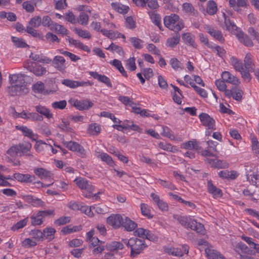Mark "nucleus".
Masks as SVG:
<instances>
[{"label": "nucleus", "mask_w": 259, "mask_h": 259, "mask_svg": "<svg viewBox=\"0 0 259 259\" xmlns=\"http://www.w3.org/2000/svg\"><path fill=\"white\" fill-rule=\"evenodd\" d=\"M174 219L186 228H190L198 233L203 234L205 232L204 226L196 220L186 215L174 214Z\"/></svg>", "instance_id": "f257e3e1"}, {"label": "nucleus", "mask_w": 259, "mask_h": 259, "mask_svg": "<svg viewBox=\"0 0 259 259\" xmlns=\"http://www.w3.org/2000/svg\"><path fill=\"white\" fill-rule=\"evenodd\" d=\"M122 241L127 247L131 248V256L132 257L140 254L142 250L147 247L144 240L137 238L133 237L128 240L123 239Z\"/></svg>", "instance_id": "f03ea898"}, {"label": "nucleus", "mask_w": 259, "mask_h": 259, "mask_svg": "<svg viewBox=\"0 0 259 259\" xmlns=\"http://www.w3.org/2000/svg\"><path fill=\"white\" fill-rule=\"evenodd\" d=\"M163 21L165 27L175 32L181 30L185 26L183 20H180L179 16L177 14L166 16Z\"/></svg>", "instance_id": "7ed1b4c3"}, {"label": "nucleus", "mask_w": 259, "mask_h": 259, "mask_svg": "<svg viewBox=\"0 0 259 259\" xmlns=\"http://www.w3.org/2000/svg\"><path fill=\"white\" fill-rule=\"evenodd\" d=\"M14 178L18 181L21 182L37 183L41 187H49L52 184L45 185L40 181L36 182V177L34 175H30L29 174L16 173L14 174Z\"/></svg>", "instance_id": "20e7f679"}, {"label": "nucleus", "mask_w": 259, "mask_h": 259, "mask_svg": "<svg viewBox=\"0 0 259 259\" xmlns=\"http://www.w3.org/2000/svg\"><path fill=\"white\" fill-rule=\"evenodd\" d=\"M24 67L37 76H43L45 75L47 72L46 67L41 65L36 64H35V65H33V62L28 61L24 62Z\"/></svg>", "instance_id": "39448f33"}, {"label": "nucleus", "mask_w": 259, "mask_h": 259, "mask_svg": "<svg viewBox=\"0 0 259 259\" xmlns=\"http://www.w3.org/2000/svg\"><path fill=\"white\" fill-rule=\"evenodd\" d=\"M63 144L69 150L77 152L79 156L82 158H84L86 156V151L84 148L79 144L78 143L70 141L68 142H63Z\"/></svg>", "instance_id": "423d86ee"}, {"label": "nucleus", "mask_w": 259, "mask_h": 259, "mask_svg": "<svg viewBox=\"0 0 259 259\" xmlns=\"http://www.w3.org/2000/svg\"><path fill=\"white\" fill-rule=\"evenodd\" d=\"M23 80V84H15L12 85L8 88V92L11 96H20L28 92V90L24 84Z\"/></svg>", "instance_id": "0eeeda50"}, {"label": "nucleus", "mask_w": 259, "mask_h": 259, "mask_svg": "<svg viewBox=\"0 0 259 259\" xmlns=\"http://www.w3.org/2000/svg\"><path fill=\"white\" fill-rule=\"evenodd\" d=\"M69 103L77 109L80 111L88 110L94 105L93 103L89 99L78 100L77 99H72L69 101Z\"/></svg>", "instance_id": "6e6552de"}, {"label": "nucleus", "mask_w": 259, "mask_h": 259, "mask_svg": "<svg viewBox=\"0 0 259 259\" xmlns=\"http://www.w3.org/2000/svg\"><path fill=\"white\" fill-rule=\"evenodd\" d=\"M243 94V91L237 86L234 87L230 90H226L225 93L226 97L229 98L232 97L238 102L242 101Z\"/></svg>", "instance_id": "1a4fd4ad"}, {"label": "nucleus", "mask_w": 259, "mask_h": 259, "mask_svg": "<svg viewBox=\"0 0 259 259\" xmlns=\"http://www.w3.org/2000/svg\"><path fill=\"white\" fill-rule=\"evenodd\" d=\"M199 118L203 126L209 130H215V120L208 114L201 113L199 114Z\"/></svg>", "instance_id": "9d476101"}, {"label": "nucleus", "mask_w": 259, "mask_h": 259, "mask_svg": "<svg viewBox=\"0 0 259 259\" xmlns=\"http://www.w3.org/2000/svg\"><path fill=\"white\" fill-rule=\"evenodd\" d=\"M204 28L206 30L207 33L220 42H224L225 41V38H224L221 31L217 29H215L214 27H212V26L209 25H205Z\"/></svg>", "instance_id": "9b49d317"}, {"label": "nucleus", "mask_w": 259, "mask_h": 259, "mask_svg": "<svg viewBox=\"0 0 259 259\" xmlns=\"http://www.w3.org/2000/svg\"><path fill=\"white\" fill-rule=\"evenodd\" d=\"M122 217L119 214H112L107 219V223L114 229H118L121 226Z\"/></svg>", "instance_id": "f8f14e48"}, {"label": "nucleus", "mask_w": 259, "mask_h": 259, "mask_svg": "<svg viewBox=\"0 0 259 259\" xmlns=\"http://www.w3.org/2000/svg\"><path fill=\"white\" fill-rule=\"evenodd\" d=\"M53 66L56 68L58 70L64 73L65 72L66 66H65V60L61 56H56L52 60Z\"/></svg>", "instance_id": "ddd939ff"}, {"label": "nucleus", "mask_w": 259, "mask_h": 259, "mask_svg": "<svg viewBox=\"0 0 259 259\" xmlns=\"http://www.w3.org/2000/svg\"><path fill=\"white\" fill-rule=\"evenodd\" d=\"M77 186L81 190L84 191H94L95 187L92 183L85 178H78L74 181Z\"/></svg>", "instance_id": "4468645a"}, {"label": "nucleus", "mask_w": 259, "mask_h": 259, "mask_svg": "<svg viewBox=\"0 0 259 259\" xmlns=\"http://www.w3.org/2000/svg\"><path fill=\"white\" fill-rule=\"evenodd\" d=\"M21 118L31 120L32 121H42L44 118L42 116L39 115L36 112H28L25 110H23L21 114Z\"/></svg>", "instance_id": "2eb2a0df"}, {"label": "nucleus", "mask_w": 259, "mask_h": 259, "mask_svg": "<svg viewBox=\"0 0 259 259\" xmlns=\"http://www.w3.org/2000/svg\"><path fill=\"white\" fill-rule=\"evenodd\" d=\"M207 191L214 198H221L223 196L222 191L215 186L211 180L207 182Z\"/></svg>", "instance_id": "dca6fc26"}, {"label": "nucleus", "mask_w": 259, "mask_h": 259, "mask_svg": "<svg viewBox=\"0 0 259 259\" xmlns=\"http://www.w3.org/2000/svg\"><path fill=\"white\" fill-rule=\"evenodd\" d=\"M222 78L225 82L230 83L234 85L235 87L238 86L240 83L239 79L236 76L232 75L229 71H224L222 74Z\"/></svg>", "instance_id": "f3484780"}, {"label": "nucleus", "mask_w": 259, "mask_h": 259, "mask_svg": "<svg viewBox=\"0 0 259 259\" xmlns=\"http://www.w3.org/2000/svg\"><path fill=\"white\" fill-rule=\"evenodd\" d=\"M89 74L94 78L97 79L99 81L105 83L108 87L112 88V83L109 77L105 75H101L96 71H91Z\"/></svg>", "instance_id": "a211bd4d"}, {"label": "nucleus", "mask_w": 259, "mask_h": 259, "mask_svg": "<svg viewBox=\"0 0 259 259\" xmlns=\"http://www.w3.org/2000/svg\"><path fill=\"white\" fill-rule=\"evenodd\" d=\"M244 66L246 70L250 72L254 71L255 66L253 61V57L250 53H247L244 57Z\"/></svg>", "instance_id": "6ab92c4d"}, {"label": "nucleus", "mask_w": 259, "mask_h": 259, "mask_svg": "<svg viewBox=\"0 0 259 259\" xmlns=\"http://www.w3.org/2000/svg\"><path fill=\"white\" fill-rule=\"evenodd\" d=\"M18 145L20 152V157L22 156H32V155L30 153L32 147L31 144L30 142H25L19 143Z\"/></svg>", "instance_id": "aec40b11"}, {"label": "nucleus", "mask_w": 259, "mask_h": 259, "mask_svg": "<svg viewBox=\"0 0 259 259\" xmlns=\"http://www.w3.org/2000/svg\"><path fill=\"white\" fill-rule=\"evenodd\" d=\"M121 226L123 227L126 231L131 232L137 227V224L129 218L125 217L124 218H122Z\"/></svg>", "instance_id": "412c9836"}, {"label": "nucleus", "mask_w": 259, "mask_h": 259, "mask_svg": "<svg viewBox=\"0 0 259 259\" xmlns=\"http://www.w3.org/2000/svg\"><path fill=\"white\" fill-rule=\"evenodd\" d=\"M33 172L41 179L51 178L53 177L51 171L42 167L35 168L34 169Z\"/></svg>", "instance_id": "4be33fe9"}, {"label": "nucleus", "mask_w": 259, "mask_h": 259, "mask_svg": "<svg viewBox=\"0 0 259 259\" xmlns=\"http://www.w3.org/2000/svg\"><path fill=\"white\" fill-rule=\"evenodd\" d=\"M154 203L157 205L158 208L162 211L167 210L168 209L167 204L160 199V197L157 194L152 193L150 195Z\"/></svg>", "instance_id": "5701e85b"}, {"label": "nucleus", "mask_w": 259, "mask_h": 259, "mask_svg": "<svg viewBox=\"0 0 259 259\" xmlns=\"http://www.w3.org/2000/svg\"><path fill=\"white\" fill-rule=\"evenodd\" d=\"M205 252L208 259H226L216 250L206 248Z\"/></svg>", "instance_id": "b1692460"}, {"label": "nucleus", "mask_w": 259, "mask_h": 259, "mask_svg": "<svg viewBox=\"0 0 259 259\" xmlns=\"http://www.w3.org/2000/svg\"><path fill=\"white\" fill-rule=\"evenodd\" d=\"M16 128L21 131L24 136L27 137L34 141H35L37 137V135L34 134L32 131L31 129L28 128L27 126H16Z\"/></svg>", "instance_id": "393cba45"}, {"label": "nucleus", "mask_w": 259, "mask_h": 259, "mask_svg": "<svg viewBox=\"0 0 259 259\" xmlns=\"http://www.w3.org/2000/svg\"><path fill=\"white\" fill-rule=\"evenodd\" d=\"M182 148L185 149L200 150L201 147L199 146V143L196 140L189 141L183 143Z\"/></svg>", "instance_id": "a878e982"}, {"label": "nucleus", "mask_w": 259, "mask_h": 259, "mask_svg": "<svg viewBox=\"0 0 259 259\" xmlns=\"http://www.w3.org/2000/svg\"><path fill=\"white\" fill-rule=\"evenodd\" d=\"M29 57L35 61H37L40 63L49 64L52 62V59L47 56L44 55H39L38 54L31 53L29 56Z\"/></svg>", "instance_id": "bb28decb"}, {"label": "nucleus", "mask_w": 259, "mask_h": 259, "mask_svg": "<svg viewBox=\"0 0 259 259\" xmlns=\"http://www.w3.org/2000/svg\"><path fill=\"white\" fill-rule=\"evenodd\" d=\"M180 38V34L177 32L174 36L167 39L165 45L167 47L174 48L179 44Z\"/></svg>", "instance_id": "cd10ccee"}, {"label": "nucleus", "mask_w": 259, "mask_h": 259, "mask_svg": "<svg viewBox=\"0 0 259 259\" xmlns=\"http://www.w3.org/2000/svg\"><path fill=\"white\" fill-rule=\"evenodd\" d=\"M42 232L44 240L46 239L48 241H51L54 239L56 231L54 228L50 227L45 228Z\"/></svg>", "instance_id": "c85d7f7f"}, {"label": "nucleus", "mask_w": 259, "mask_h": 259, "mask_svg": "<svg viewBox=\"0 0 259 259\" xmlns=\"http://www.w3.org/2000/svg\"><path fill=\"white\" fill-rule=\"evenodd\" d=\"M189 246L187 245H183L180 248H174L172 249L170 253L175 256H182L184 254H188L189 252Z\"/></svg>", "instance_id": "c756f323"}, {"label": "nucleus", "mask_w": 259, "mask_h": 259, "mask_svg": "<svg viewBox=\"0 0 259 259\" xmlns=\"http://www.w3.org/2000/svg\"><path fill=\"white\" fill-rule=\"evenodd\" d=\"M182 37L183 40L186 45L191 46L194 48H197V45L195 42L194 36L190 33H184L182 34Z\"/></svg>", "instance_id": "7c9ffc66"}, {"label": "nucleus", "mask_w": 259, "mask_h": 259, "mask_svg": "<svg viewBox=\"0 0 259 259\" xmlns=\"http://www.w3.org/2000/svg\"><path fill=\"white\" fill-rule=\"evenodd\" d=\"M96 156L97 158H100L103 161L106 162L110 166H113L114 162L112 157L106 153L97 152Z\"/></svg>", "instance_id": "2f4dec72"}, {"label": "nucleus", "mask_w": 259, "mask_h": 259, "mask_svg": "<svg viewBox=\"0 0 259 259\" xmlns=\"http://www.w3.org/2000/svg\"><path fill=\"white\" fill-rule=\"evenodd\" d=\"M237 36L240 42L244 45L249 47L253 46L252 40L247 35L244 34L242 32H240L238 33Z\"/></svg>", "instance_id": "473e14b6"}, {"label": "nucleus", "mask_w": 259, "mask_h": 259, "mask_svg": "<svg viewBox=\"0 0 259 259\" xmlns=\"http://www.w3.org/2000/svg\"><path fill=\"white\" fill-rule=\"evenodd\" d=\"M35 109L37 113L40 114V115H44L47 118L50 119L53 117V114L50 113L49 109L45 106L37 105L35 106Z\"/></svg>", "instance_id": "72a5a7b5"}, {"label": "nucleus", "mask_w": 259, "mask_h": 259, "mask_svg": "<svg viewBox=\"0 0 259 259\" xmlns=\"http://www.w3.org/2000/svg\"><path fill=\"white\" fill-rule=\"evenodd\" d=\"M101 131V128L100 125L96 123L90 124L87 130L88 133L93 136L99 135Z\"/></svg>", "instance_id": "f704fd0d"}, {"label": "nucleus", "mask_w": 259, "mask_h": 259, "mask_svg": "<svg viewBox=\"0 0 259 259\" xmlns=\"http://www.w3.org/2000/svg\"><path fill=\"white\" fill-rule=\"evenodd\" d=\"M113 9L121 14H126L128 10L129 7L121 4L118 3H112L111 4Z\"/></svg>", "instance_id": "c9c22d12"}, {"label": "nucleus", "mask_w": 259, "mask_h": 259, "mask_svg": "<svg viewBox=\"0 0 259 259\" xmlns=\"http://www.w3.org/2000/svg\"><path fill=\"white\" fill-rule=\"evenodd\" d=\"M29 235L36 241H42L44 240L43 232L40 230H32L29 232Z\"/></svg>", "instance_id": "e433bc0d"}, {"label": "nucleus", "mask_w": 259, "mask_h": 259, "mask_svg": "<svg viewBox=\"0 0 259 259\" xmlns=\"http://www.w3.org/2000/svg\"><path fill=\"white\" fill-rule=\"evenodd\" d=\"M218 11V7L213 1H209L207 3L206 12L210 15H214Z\"/></svg>", "instance_id": "4c0bfd02"}, {"label": "nucleus", "mask_w": 259, "mask_h": 259, "mask_svg": "<svg viewBox=\"0 0 259 259\" xmlns=\"http://www.w3.org/2000/svg\"><path fill=\"white\" fill-rule=\"evenodd\" d=\"M149 15L152 22L157 25L160 30H161L162 26L160 15L156 13L154 11L149 12Z\"/></svg>", "instance_id": "58836bf2"}, {"label": "nucleus", "mask_w": 259, "mask_h": 259, "mask_svg": "<svg viewBox=\"0 0 259 259\" xmlns=\"http://www.w3.org/2000/svg\"><path fill=\"white\" fill-rule=\"evenodd\" d=\"M224 22L226 26V29L229 31H234L237 28V26L233 21H231L229 17L227 16L225 13H223Z\"/></svg>", "instance_id": "ea45409f"}, {"label": "nucleus", "mask_w": 259, "mask_h": 259, "mask_svg": "<svg viewBox=\"0 0 259 259\" xmlns=\"http://www.w3.org/2000/svg\"><path fill=\"white\" fill-rule=\"evenodd\" d=\"M30 219L31 220V225L33 226L41 225L44 222V219L38 214V212L32 214Z\"/></svg>", "instance_id": "a19ab883"}, {"label": "nucleus", "mask_w": 259, "mask_h": 259, "mask_svg": "<svg viewBox=\"0 0 259 259\" xmlns=\"http://www.w3.org/2000/svg\"><path fill=\"white\" fill-rule=\"evenodd\" d=\"M230 60L231 64L236 71L240 72L244 68L242 62L236 58L232 57L230 58Z\"/></svg>", "instance_id": "79ce46f5"}, {"label": "nucleus", "mask_w": 259, "mask_h": 259, "mask_svg": "<svg viewBox=\"0 0 259 259\" xmlns=\"http://www.w3.org/2000/svg\"><path fill=\"white\" fill-rule=\"evenodd\" d=\"M158 146L160 149L168 152H175L177 150L176 146L166 142H160L158 144Z\"/></svg>", "instance_id": "37998d69"}, {"label": "nucleus", "mask_w": 259, "mask_h": 259, "mask_svg": "<svg viewBox=\"0 0 259 259\" xmlns=\"http://www.w3.org/2000/svg\"><path fill=\"white\" fill-rule=\"evenodd\" d=\"M133 46L137 49H141L143 48L144 41L136 37H132L129 39Z\"/></svg>", "instance_id": "c03bdc74"}, {"label": "nucleus", "mask_w": 259, "mask_h": 259, "mask_svg": "<svg viewBox=\"0 0 259 259\" xmlns=\"http://www.w3.org/2000/svg\"><path fill=\"white\" fill-rule=\"evenodd\" d=\"M209 48L211 49L213 52H217V55L222 58H223L226 53V50L223 47L218 45H212L211 46H209Z\"/></svg>", "instance_id": "a18cd8bd"}, {"label": "nucleus", "mask_w": 259, "mask_h": 259, "mask_svg": "<svg viewBox=\"0 0 259 259\" xmlns=\"http://www.w3.org/2000/svg\"><path fill=\"white\" fill-rule=\"evenodd\" d=\"M7 153L12 157H15L16 156L20 157V152L19 150L18 144L12 146L7 150Z\"/></svg>", "instance_id": "49530a36"}, {"label": "nucleus", "mask_w": 259, "mask_h": 259, "mask_svg": "<svg viewBox=\"0 0 259 259\" xmlns=\"http://www.w3.org/2000/svg\"><path fill=\"white\" fill-rule=\"evenodd\" d=\"M111 63L115 66L119 71L122 74L123 76L127 77V74L124 70L123 67L122 65L121 62L117 59H114Z\"/></svg>", "instance_id": "de8ad7c7"}, {"label": "nucleus", "mask_w": 259, "mask_h": 259, "mask_svg": "<svg viewBox=\"0 0 259 259\" xmlns=\"http://www.w3.org/2000/svg\"><path fill=\"white\" fill-rule=\"evenodd\" d=\"M12 41L14 43V45L17 48H25L28 46L24 39L21 38L12 36Z\"/></svg>", "instance_id": "09e8293b"}, {"label": "nucleus", "mask_w": 259, "mask_h": 259, "mask_svg": "<svg viewBox=\"0 0 259 259\" xmlns=\"http://www.w3.org/2000/svg\"><path fill=\"white\" fill-rule=\"evenodd\" d=\"M158 183L161 186L169 190H174L177 189L176 186L171 182L169 181H165L161 179H158Z\"/></svg>", "instance_id": "8fccbe9b"}, {"label": "nucleus", "mask_w": 259, "mask_h": 259, "mask_svg": "<svg viewBox=\"0 0 259 259\" xmlns=\"http://www.w3.org/2000/svg\"><path fill=\"white\" fill-rule=\"evenodd\" d=\"M141 211L142 214L150 219L153 217V215L151 214V211L150 210L149 206L145 203L141 204Z\"/></svg>", "instance_id": "3c124183"}, {"label": "nucleus", "mask_w": 259, "mask_h": 259, "mask_svg": "<svg viewBox=\"0 0 259 259\" xmlns=\"http://www.w3.org/2000/svg\"><path fill=\"white\" fill-rule=\"evenodd\" d=\"M79 210L90 217H92L94 215L93 206H88L84 205L83 203H81V207H80Z\"/></svg>", "instance_id": "603ef678"}, {"label": "nucleus", "mask_w": 259, "mask_h": 259, "mask_svg": "<svg viewBox=\"0 0 259 259\" xmlns=\"http://www.w3.org/2000/svg\"><path fill=\"white\" fill-rule=\"evenodd\" d=\"M118 100L120 101L125 106H130L132 107L133 105H135L136 104L134 103L132 99L127 96H119L118 98Z\"/></svg>", "instance_id": "864d4df0"}, {"label": "nucleus", "mask_w": 259, "mask_h": 259, "mask_svg": "<svg viewBox=\"0 0 259 259\" xmlns=\"http://www.w3.org/2000/svg\"><path fill=\"white\" fill-rule=\"evenodd\" d=\"M28 222V218H25L22 220H20L15 224H14L11 228L12 230L17 231L20 229L24 228Z\"/></svg>", "instance_id": "5fc2aeb1"}, {"label": "nucleus", "mask_w": 259, "mask_h": 259, "mask_svg": "<svg viewBox=\"0 0 259 259\" xmlns=\"http://www.w3.org/2000/svg\"><path fill=\"white\" fill-rule=\"evenodd\" d=\"M32 90L36 93H41L45 90V84L41 81H37L32 85Z\"/></svg>", "instance_id": "6e6d98bb"}, {"label": "nucleus", "mask_w": 259, "mask_h": 259, "mask_svg": "<svg viewBox=\"0 0 259 259\" xmlns=\"http://www.w3.org/2000/svg\"><path fill=\"white\" fill-rule=\"evenodd\" d=\"M74 31L80 37L83 38L90 39L91 37V33L87 30L75 28Z\"/></svg>", "instance_id": "4d7b16f0"}, {"label": "nucleus", "mask_w": 259, "mask_h": 259, "mask_svg": "<svg viewBox=\"0 0 259 259\" xmlns=\"http://www.w3.org/2000/svg\"><path fill=\"white\" fill-rule=\"evenodd\" d=\"M65 19L72 24H76L78 22V19L72 12H69L65 14Z\"/></svg>", "instance_id": "13d9d810"}, {"label": "nucleus", "mask_w": 259, "mask_h": 259, "mask_svg": "<svg viewBox=\"0 0 259 259\" xmlns=\"http://www.w3.org/2000/svg\"><path fill=\"white\" fill-rule=\"evenodd\" d=\"M41 18L39 16H36L32 18L29 22V24L33 27H38L41 25Z\"/></svg>", "instance_id": "bf43d9fd"}, {"label": "nucleus", "mask_w": 259, "mask_h": 259, "mask_svg": "<svg viewBox=\"0 0 259 259\" xmlns=\"http://www.w3.org/2000/svg\"><path fill=\"white\" fill-rule=\"evenodd\" d=\"M183 10L188 14H195V9L192 4L185 3L182 6Z\"/></svg>", "instance_id": "052dcab7"}, {"label": "nucleus", "mask_w": 259, "mask_h": 259, "mask_svg": "<svg viewBox=\"0 0 259 259\" xmlns=\"http://www.w3.org/2000/svg\"><path fill=\"white\" fill-rule=\"evenodd\" d=\"M67 105V102L65 100H62L60 101L54 102L52 104V107L55 109H64Z\"/></svg>", "instance_id": "680f3d73"}, {"label": "nucleus", "mask_w": 259, "mask_h": 259, "mask_svg": "<svg viewBox=\"0 0 259 259\" xmlns=\"http://www.w3.org/2000/svg\"><path fill=\"white\" fill-rule=\"evenodd\" d=\"M62 84L71 89L77 88V81L69 79H63L61 81Z\"/></svg>", "instance_id": "e2e57ef3"}, {"label": "nucleus", "mask_w": 259, "mask_h": 259, "mask_svg": "<svg viewBox=\"0 0 259 259\" xmlns=\"http://www.w3.org/2000/svg\"><path fill=\"white\" fill-rule=\"evenodd\" d=\"M89 16L84 12H81L78 17V22L82 25H86L88 23Z\"/></svg>", "instance_id": "0e129e2a"}, {"label": "nucleus", "mask_w": 259, "mask_h": 259, "mask_svg": "<svg viewBox=\"0 0 259 259\" xmlns=\"http://www.w3.org/2000/svg\"><path fill=\"white\" fill-rule=\"evenodd\" d=\"M37 245L36 241L30 238H26L22 242V246L26 248L35 246Z\"/></svg>", "instance_id": "69168bd1"}, {"label": "nucleus", "mask_w": 259, "mask_h": 259, "mask_svg": "<svg viewBox=\"0 0 259 259\" xmlns=\"http://www.w3.org/2000/svg\"><path fill=\"white\" fill-rule=\"evenodd\" d=\"M215 84L219 90H220L221 92H226V90H228V89H226L227 85L225 84V81L223 79V80H221L220 79H217L215 81Z\"/></svg>", "instance_id": "338daca9"}, {"label": "nucleus", "mask_w": 259, "mask_h": 259, "mask_svg": "<svg viewBox=\"0 0 259 259\" xmlns=\"http://www.w3.org/2000/svg\"><path fill=\"white\" fill-rule=\"evenodd\" d=\"M252 149L254 153L256 154L259 153V142L257 139L255 137L251 138Z\"/></svg>", "instance_id": "774afa93"}]
</instances>
